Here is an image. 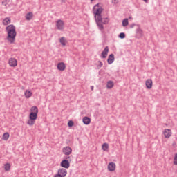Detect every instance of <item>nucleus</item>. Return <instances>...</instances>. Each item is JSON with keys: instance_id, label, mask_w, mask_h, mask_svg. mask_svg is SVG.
<instances>
[{"instance_id": "34", "label": "nucleus", "mask_w": 177, "mask_h": 177, "mask_svg": "<svg viewBox=\"0 0 177 177\" xmlns=\"http://www.w3.org/2000/svg\"><path fill=\"white\" fill-rule=\"evenodd\" d=\"M135 26H136V24H132L130 25V28H133L135 27Z\"/></svg>"}, {"instance_id": "26", "label": "nucleus", "mask_w": 177, "mask_h": 177, "mask_svg": "<svg viewBox=\"0 0 177 177\" xmlns=\"http://www.w3.org/2000/svg\"><path fill=\"white\" fill-rule=\"evenodd\" d=\"M8 139H9V133H8V132L4 133L3 135V140H8Z\"/></svg>"}, {"instance_id": "31", "label": "nucleus", "mask_w": 177, "mask_h": 177, "mask_svg": "<svg viewBox=\"0 0 177 177\" xmlns=\"http://www.w3.org/2000/svg\"><path fill=\"white\" fill-rule=\"evenodd\" d=\"M173 163L174 164V165H177V153H176L174 156Z\"/></svg>"}, {"instance_id": "30", "label": "nucleus", "mask_w": 177, "mask_h": 177, "mask_svg": "<svg viewBox=\"0 0 177 177\" xmlns=\"http://www.w3.org/2000/svg\"><path fill=\"white\" fill-rule=\"evenodd\" d=\"M99 64L97 66V70H100L102 67L103 66V62L102 61H98Z\"/></svg>"}, {"instance_id": "28", "label": "nucleus", "mask_w": 177, "mask_h": 177, "mask_svg": "<svg viewBox=\"0 0 177 177\" xmlns=\"http://www.w3.org/2000/svg\"><path fill=\"white\" fill-rule=\"evenodd\" d=\"M119 38H120V39H124V38H125V37H127V35H125L124 32H120L118 35Z\"/></svg>"}, {"instance_id": "9", "label": "nucleus", "mask_w": 177, "mask_h": 177, "mask_svg": "<svg viewBox=\"0 0 177 177\" xmlns=\"http://www.w3.org/2000/svg\"><path fill=\"white\" fill-rule=\"evenodd\" d=\"M163 135H164L165 138L168 139V138H171V135H172V131L169 129H165L163 132Z\"/></svg>"}, {"instance_id": "24", "label": "nucleus", "mask_w": 177, "mask_h": 177, "mask_svg": "<svg viewBox=\"0 0 177 177\" xmlns=\"http://www.w3.org/2000/svg\"><path fill=\"white\" fill-rule=\"evenodd\" d=\"M30 113H36V114H38V107L34 106H32L31 109H30Z\"/></svg>"}, {"instance_id": "11", "label": "nucleus", "mask_w": 177, "mask_h": 177, "mask_svg": "<svg viewBox=\"0 0 177 177\" xmlns=\"http://www.w3.org/2000/svg\"><path fill=\"white\" fill-rule=\"evenodd\" d=\"M107 55H109V46H106L104 50L101 53L102 59H106L107 57Z\"/></svg>"}, {"instance_id": "12", "label": "nucleus", "mask_w": 177, "mask_h": 177, "mask_svg": "<svg viewBox=\"0 0 177 177\" xmlns=\"http://www.w3.org/2000/svg\"><path fill=\"white\" fill-rule=\"evenodd\" d=\"M57 67L59 71H64L66 70V64L64 62H59Z\"/></svg>"}, {"instance_id": "4", "label": "nucleus", "mask_w": 177, "mask_h": 177, "mask_svg": "<svg viewBox=\"0 0 177 177\" xmlns=\"http://www.w3.org/2000/svg\"><path fill=\"white\" fill-rule=\"evenodd\" d=\"M38 118V113L30 112L29 114V120L27 122L28 125L32 127L35 124V120Z\"/></svg>"}, {"instance_id": "29", "label": "nucleus", "mask_w": 177, "mask_h": 177, "mask_svg": "<svg viewBox=\"0 0 177 177\" xmlns=\"http://www.w3.org/2000/svg\"><path fill=\"white\" fill-rule=\"evenodd\" d=\"M68 127L69 128H72V127H74V121H73V120H69V121L68 122Z\"/></svg>"}, {"instance_id": "14", "label": "nucleus", "mask_w": 177, "mask_h": 177, "mask_svg": "<svg viewBox=\"0 0 177 177\" xmlns=\"http://www.w3.org/2000/svg\"><path fill=\"white\" fill-rule=\"evenodd\" d=\"M108 169L110 171V172L115 171V163L113 162H109L108 165Z\"/></svg>"}, {"instance_id": "17", "label": "nucleus", "mask_w": 177, "mask_h": 177, "mask_svg": "<svg viewBox=\"0 0 177 177\" xmlns=\"http://www.w3.org/2000/svg\"><path fill=\"white\" fill-rule=\"evenodd\" d=\"M114 86V82L109 80L106 83V88L107 89H111Z\"/></svg>"}, {"instance_id": "1", "label": "nucleus", "mask_w": 177, "mask_h": 177, "mask_svg": "<svg viewBox=\"0 0 177 177\" xmlns=\"http://www.w3.org/2000/svg\"><path fill=\"white\" fill-rule=\"evenodd\" d=\"M6 31L7 32V41H8L10 44H15V41H16V36L17 35L16 26L13 24L8 25L6 28Z\"/></svg>"}, {"instance_id": "27", "label": "nucleus", "mask_w": 177, "mask_h": 177, "mask_svg": "<svg viewBox=\"0 0 177 177\" xmlns=\"http://www.w3.org/2000/svg\"><path fill=\"white\" fill-rule=\"evenodd\" d=\"M4 169H5V171H10V164L6 163L4 165Z\"/></svg>"}, {"instance_id": "7", "label": "nucleus", "mask_w": 177, "mask_h": 177, "mask_svg": "<svg viewBox=\"0 0 177 177\" xmlns=\"http://www.w3.org/2000/svg\"><path fill=\"white\" fill-rule=\"evenodd\" d=\"M62 153L65 156H70L73 153V149L69 146H67L62 149Z\"/></svg>"}, {"instance_id": "32", "label": "nucleus", "mask_w": 177, "mask_h": 177, "mask_svg": "<svg viewBox=\"0 0 177 177\" xmlns=\"http://www.w3.org/2000/svg\"><path fill=\"white\" fill-rule=\"evenodd\" d=\"M64 160H67V161L71 162V156H65Z\"/></svg>"}, {"instance_id": "36", "label": "nucleus", "mask_w": 177, "mask_h": 177, "mask_svg": "<svg viewBox=\"0 0 177 177\" xmlns=\"http://www.w3.org/2000/svg\"><path fill=\"white\" fill-rule=\"evenodd\" d=\"M112 3H117V0H112Z\"/></svg>"}, {"instance_id": "19", "label": "nucleus", "mask_w": 177, "mask_h": 177, "mask_svg": "<svg viewBox=\"0 0 177 177\" xmlns=\"http://www.w3.org/2000/svg\"><path fill=\"white\" fill-rule=\"evenodd\" d=\"M11 20L10 18L6 17L3 20V26H8V24H10Z\"/></svg>"}, {"instance_id": "3", "label": "nucleus", "mask_w": 177, "mask_h": 177, "mask_svg": "<svg viewBox=\"0 0 177 177\" xmlns=\"http://www.w3.org/2000/svg\"><path fill=\"white\" fill-rule=\"evenodd\" d=\"M109 21H110V19H109L108 17L103 18L102 17V16L100 19H99V18H97L95 19V23L100 31H103V30H104V26H103V24H109Z\"/></svg>"}, {"instance_id": "2", "label": "nucleus", "mask_w": 177, "mask_h": 177, "mask_svg": "<svg viewBox=\"0 0 177 177\" xmlns=\"http://www.w3.org/2000/svg\"><path fill=\"white\" fill-rule=\"evenodd\" d=\"M100 5H102V3H98L95 4L93 8V12L94 14L95 20H96V19L100 20L101 19L102 13L103 12L104 9Z\"/></svg>"}, {"instance_id": "5", "label": "nucleus", "mask_w": 177, "mask_h": 177, "mask_svg": "<svg viewBox=\"0 0 177 177\" xmlns=\"http://www.w3.org/2000/svg\"><path fill=\"white\" fill-rule=\"evenodd\" d=\"M56 27L57 30H60V31H63L64 30V21L62 19H59L56 22Z\"/></svg>"}, {"instance_id": "15", "label": "nucleus", "mask_w": 177, "mask_h": 177, "mask_svg": "<svg viewBox=\"0 0 177 177\" xmlns=\"http://www.w3.org/2000/svg\"><path fill=\"white\" fill-rule=\"evenodd\" d=\"M115 57L114 54H110L107 59V63L108 64H113L114 63Z\"/></svg>"}, {"instance_id": "25", "label": "nucleus", "mask_w": 177, "mask_h": 177, "mask_svg": "<svg viewBox=\"0 0 177 177\" xmlns=\"http://www.w3.org/2000/svg\"><path fill=\"white\" fill-rule=\"evenodd\" d=\"M138 28L136 30L137 34H139L140 37L143 35V30L140 29V26L138 25Z\"/></svg>"}, {"instance_id": "10", "label": "nucleus", "mask_w": 177, "mask_h": 177, "mask_svg": "<svg viewBox=\"0 0 177 177\" xmlns=\"http://www.w3.org/2000/svg\"><path fill=\"white\" fill-rule=\"evenodd\" d=\"M57 174H59L61 177H66L67 176V170L64 168H61L58 169Z\"/></svg>"}, {"instance_id": "35", "label": "nucleus", "mask_w": 177, "mask_h": 177, "mask_svg": "<svg viewBox=\"0 0 177 177\" xmlns=\"http://www.w3.org/2000/svg\"><path fill=\"white\" fill-rule=\"evenodd\" d=\"M54 177H62V176L59 174H56L55 175H54Z\"/></svg>"}, {"instance_id": "18", "label": "nucleus", "mask_w": 177, "mask_h": 177, "mask_svg": "<svg viewBox=\"0 0 177 177\" xmlns=\"http://www.w3.org/2000/svg\"><path fill=\"white\" fill-rule=\"evenodd\" d=\"M34 17V14L32 12H28L26 15V19L28 21H30Z\"/></svg>"}, {"instance_id": "23", "label": "nucleus", "mask_w": 177, "mask_h": 177, "mask_svg": "<svg viewBox=\"0 0 177 177\" xmlns=\"http://www.w3.org/2000/svg\"><path fill=\"white\" fill-rule=\"evenodd\" d=\"M59 42L63 46H66V38L62 37L59 39Z\"/></svg>"}, {"instance_id": "13", "label": "nucleus", "mask_w": 177, "mask_h": 177, "mask_svg": "<svg viewBox=\"0 0 177 177\" xmlns=\"http://www.w3.org/2000/svg\"><path fill=\"white\" fill-rule=\"evenodd\" d=\"M9 64L10 67H16L17 66V60L15 58H10Z\"/></svg>"}, {"instance_id": "16", "label": "nucleus", "mask_w": 177, "mask_h": 177, "mask_svg": "<svg viewBox=\"0 0 177 177\" xmlns=\"http://www.w3.org/2000/svg\"><path fill=\"white\" fill-rule=\"evenodd\" d=\"M82 121L84 125H89V124H91V119L88 116L84 117Z\"/></svg>"}, {"instance_id": "37", "label": "nucleus", "mask_w": 177, "mask_h": 177, "mask_svg": "<svg viewBox=\"0 0 177 177\" xmlns=\"http://www.w3.org/2000/svg\"><path fill=\"white\" fill-rule=\"evenodd\" d=\"M91 91H93V86H91Z\"/></svg>"}, {"instance_id": "21", "label": "nucleus", "mask_w": 177, "mask_h": 177, "mask_svg": "<svg viewBox=\"0 0 177 177\" xmlns=\"http://www.w3.org/2000/svg\"><path fill=\"white\" fill-rule=\"evenodd\" d=\"M102 149L104 151H107L109 150V144L108 143H104L102 146Z\"/></svg>"}, {"instance_id": "33", "label": "nucleus", "mask_w": 177, "mask_h": 177, "mask_svg": "<svg viewBox=\"0 0 177 177\" xmlns=\"http://www.w3.org/2000/svg\"><path fill=\"white\" fill-rule=\"evenodd\" d=\"M2 5H3L4 6H6V5H8V0H3L2 1Z\"/></svg>"}, {"instance_id": "22", "label": "nucleus", "mask_w": 177, "mask_h": 177, "mask_svg": "<svg viewBox=\"0 0 177 177\" xmlns=\"http://www.w3.org/2000/svg\"><path fill=\"white\" fill-rule=\"evenodd\" d=\"M122 24L123 27H127V26L129 24V22L128 21V18H125L124 19H123Z\"/></svg>"}, {"instance_id": "8", "label": "nucleus", "mask_w": 177, "mask_h": 177, "mask_svg": "<svg viewBox=\"0 0 177 177\" xmlns=\"http://www.w3.org/2000/svg\"><path fill=\"white\" fill-rule=\"evenodd\" d=\"M145 86L147 89H151L153 88V80L151 79H147L145 81Z\"/></svg>"}, {"instance_id": "38", "label": "nucleus", "mask_w": 177, "mask_h": 177, "mask_svg": "<svg viewBox=\"0 0 177 177\" xmlns=\"http://www.w3.org/2000/svg\"><path fill=\"white\" fill-rule=\"evenodd\" d=\"M144 2H147L149 0H143Z\"/></svg>"}, {"instance_id": "20", "label": "nucleus", "mask_w": 177, "mask_h": 177, "mask_svg": "<svg viewBox=\"0 0 177 177\" xmlns=\"http://www.w3.org/2000/svg\"><path fill=\"white\" fill-rule=\"evenodd\" d=\"M25 97H26V99H30V97H31V96H32V93L28 90H26L25 91Z\"/></svg>"}, {"instance_id": "6", "label": "nucleus", "mask_w": 177, "mask_h": 177, "mask_svg": "<svg viewBox=\"0 0 177 177\" xmlns=\"http://www.w3.org/2000/svg\"><path fill=\"white\" fill-rule=\"evenodd\" d=\"M60 167L68 169V168H70V162L66 159H64L60 162Z\"/></svg>"}]
</instances>
